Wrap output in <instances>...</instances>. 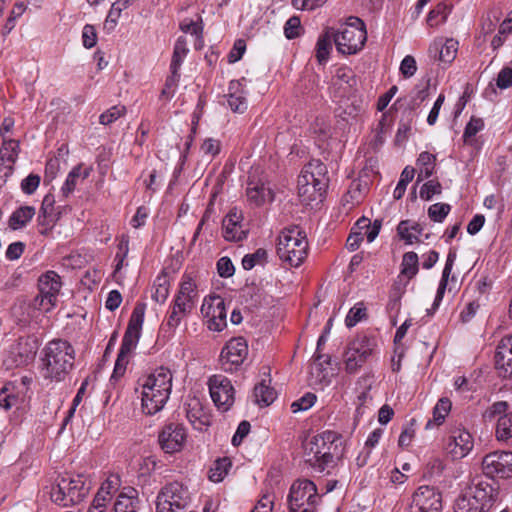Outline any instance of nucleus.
I'll use <instances>...</instances> for the list:
<instances>
[{
  "label": "nucleus",
  "instance_id": "1",
  "mask_svg": "<svg viewBox=\"0 0 512 512\" xmlns=\"http://www.w3.org/2000/svg\"><path fill=\"white\" fill-rule=\"evenodd\" d=\"M341 438L333 431H324L303 444L305 462L317 472H330L342 456Z\"/></svg>",
  "mask_w": 512,
  "mask_h": 512
},
{
  "label": "nucleus",
  "instance_id": "2",
  "mask_svg": "<svg viewBox=\"0 0 512 512\" xmlns=\"http://www.w3.org/2000/svg\"><path fill=\"white\" fill-rule=\"evenodd\" d=\"M172 388V373L168 368L160 367L143 379L141 383V401L143 412L154 415L169 399Z\"/></svg>",
  "mask_w": 512,
  "mask_h": 512
},
{
  "label": "nucleus",
  "instance_id": "3",
  "mask_svg": "<svg viewBox=\"0 0 512 512\" xmlns=\"http://www.w3.org/2000/svg\"><path fill=\"white\" fill-rule=\"evenodd\" d=\"M46 378L62 381L73 367L75 351L66 340H52L44 349Z\"/></svg>",
  "mask_w": 512,
  "mask_h": 512
},
{
  "label": "nucleus",
  "instance_id": "4",
  "mask_svg": "<svg viewBox=\"0 0 512 512\" xmlns=\"http://www.w3.org/2000/svg\"><path fill=\"white\" fill-rule=\"evenodd\" d=\"M145 311L146 304L142 302L137 303L132 311L115 362V367L111 376L112 380H116L117 378L121 377L126 370L128 355L136 347L141 335Z\"/></svg>",
  "mask_w": 512,
  "mask_h": 512
},
{
  "label": "nucleus",
  "instance_id": "5",
  "mask_svg": "<svg viewBox=\"0 0 512 512\" xmlns=\"http://www.w3.org/2000/svg\"><path fill=\"white\" fill-rule=\"evenodd\" d=\"M307 253V236L300 227L291 226L282 230L278 237L277 254L283 262L298 267L306 259Z\"/></svg>",
  "mask_w": 512,
  "mask_h": 512
},
{
  "label": "nucleus",
  "instance_id": "6",
  "mask_svg": "<svg viewBox=\"0 0 512 512\" xmlns=\"http://www.w3.org/2000/svg\"><path fill=\"white\" fill-rule=\"evenodd\" d=\"M333 35L337 51L344 55L356 54L367 40L365 24L358 17H349L337 32L333 30Z\"/></svg>",
  "mask_w": 512,
  "mask_h": 512
},
{
  "label": "nucleus",
  "instance_id": "7",
  "mask_svg": "<svg viewBox=\"0 0 512 512\" xmlns=\"http://www.w3.org/2000/svg\"><path fill=\"white\" fill-rule=\"evenodd\" d=\"M89 487L86 485L82 475L63 476L57 480L50 492L51 500L62 507L76 505L88 495Z\"/></svg>",
  "mask_w": 512,
  "mask_h": 512
},
{
  "label": "nucleus",
  "instance_id": "8",
  "mask_svg": "<svg viewBox=\"0 0 512 512\" xmlns=\"http://www.w3.org/2000/svg\"><path fill=\"white\" fill-rule=\"evenodd\" d=\"M375 347L374 337L366 334L357 335L347 344L343 354L345 371L349 374L356 373L372 356Z\"/></svg>",
  "mask_w": 512,
  "mask_h": 512
},
{
  "label": "nucleus",
  "instance_id": "9",
  "mask_svg": "<svg viewBox=\"0 0 512 512\" xmlns=\"http://www.w3.org/2000/svg\"><path fill=\"white\" fill-rule=\"evenodd\" d=\"M319 500L316 485L308 479L295 481L288 495L291 512H315Z\"/></svg>",
  "mask_w": 512,
  "mask_h": 512
},
{
  "label": "nucleus",
  "instance_id": "10",
  "mask_svg": "<svg viewBox=\"0 0 512 512\" xmlns=\"http://www.w3.org/2000/svg\"><path fill=\"white\" fill-rule=\"evenodd\" d=\"M39 294L34 298L35 308L50 311L56 306L57 297L61 289L60 276L54 271H48L38 279Z\"/></svg>",
  "mask_w": 512,
  "mask_h": 512
},
{
  "label": "nucleus",
  "instance_id": "11",
  "mask_svg": "<svg viewBox=\"0 0 512 512\" xmlns=\"http://www.w3.org/2000/svg\"><path fill=\"white\" fill-rule=\"evenodd\" d=\"M484 476L507 479L512 476V452L494 451L485 455L482 459Z\"/></svg>",
  "mask_w": 512,
  "mask_h": 512
},
{
  "label": "nucleus",
  "instance_id": "12",
  "mask_svg": "<svg viewBox=\"0 0 512 512\" xmlns=\"http://www.w3.org/2000/svg\"><path fill=\"white\" fill-rule=\"evenodd\" d=\"M463 491L468 494L471 493L481 505L490 510L498 500L499 484L495 479H490L486 476H475Z\"/></svg>",
  "mask_w": 512,
  "mask_h": 512
},
{
  "label": "nucleus",
  "instance_id": "13",
  "mask_svg": "<svg viewBox=\"0 0 512 512\" xmlns=\"http://www.w3.org/2000/svg\"><path fill=\"white\" fill-rule=\"evenodd\" d=\"M442 494L433 486H420L413 494L409 512H441Z\"/></svg>",
  "mask_w": 512,
  "mask_h": 512
},
{
  "label": "nucleus",
  "instance_id": "14",
  "mask_svg": "<svg viewBox=\"0 0 512 512\" xmlns=\"http://www.w3.org/2000/svg\"><path fill=\"white\" fill-rule=\"evenodd\" d=\"M201 313L207 318V326L211 331H222L227 325V312L225 302L219 295L205 298L201 306Z\"/></svg>",
  "mask_w": 512,
  "mask_h": 512
},
{
  "label": "nucleus",
  "instance_id": "15",
  "mask_svg": "<svg viewBox=\"0 0 512 512\" xmlns=\"http://www.w3.org/2000/svg\"><path fill=\"white\" fill-rule=\"evenodd\" d=\"M248 356V344L243 337L230 339L221 351L220 361L225 371L237 369Z\"/></svg>",
  "mask_w": 512,
  "mask_h": 512
},
{
  "label": "nucleus",
  "instance_id": "16",
  "mask_svg": "<svg viewBox=\"0 0 512 512\" xmlns=\"http://www.w3.org/2000/svg\"><path fill=\"white\" fill-rule=\"evenodd\" d=\"M208 384L214 404L222 411L229 410L234 403V388L231 381L222 375H214Z\"/></svg>",
  "mask_w": 512,
  "mask_h": 512
},
{
  "label": "nucleus",
  "instance_id": "17",
  "mask_svg": "<svg viewBox=\"0 0 512 512\" xmlns=\"http://www.w3.org/2000/svg\"><path fill=\"white\" fill-rule=\"evenodd\" d=\"M187 438L186 429L178 423H169L159 433L158 442L165 453H176L182 450Z\"/></svg>",
  "mask_w": 512,
  "mask_h": 512
},
{
  "label": "nucleus",
  "instance_id": "18",
  "mask_svg": "<svg viewBox=\"0 0 512 512\" xmlns=\"http://www.w3.org/2000/svg\"><path fill=\"white\" fill-rule=\"evenodd\" d=\"M473 445L471 434L465 429L457 428L449 436L447 449L453 459H461L472 450Z\"/></svg>",
  "mask_w": 512,
  "mask_h": 512
},
{
  "label": "nucleus",
  "instance_id": "19",
  "mask_svg": "<svg viewBox=\"0 0 512 512\" xmlns=\"http://www.w3.org/2000/svg\"><path fill=\"white\" fill-rule=\"evenodd\" d=\"M495 368L503 378L512 375V335L503 337L499 342L495 353Z\"/></svg>",
  "mask_w": 512,
  "mask_h": 512
},
{
  "label": "nucleus",
  "instance_id": "20",
  "mask_svg": "<svg viewBox=\"0 0 512 512\" xmlns=\"http://www.w3.org/2000/svg\"><path fill=\"white\" fill-rule=\"evenodd\" d=\"M243 215L241 211L233 208L222 221L223 237L227 241H241L246 238V230L242 226Z\"/></svg>",
  "mask_w": 512,
  "mask_h": 512
},
{
  "label": "nucleus",
  "instance_id": "21",
  "mask_svg": "<svg viewBox=\"0 0 512 512\" xmlns=\"http://www.w3.org/2000/svg\"><path fill=\"white\" fill-rule=\"evenodd\" d=\"M246 196L250 204L261 206L274 200L272 189L262 180H256L251 175L248 177Z\"/></svg>",
  "mask_w": 512,
  "mask_h": 512
},
{
  "label": "nucleus",
  "instance_id": "22",
  "mask_svg": "<svg viewBox=\"0 0 512 512\" xmlns=\"http://www.w3.org/2000/svg\"><path fill=\"white\" fill-rule=\"evenodd\" d=\"M326 189H320L318 183L314 182L312 176L299 175L298 196L305 205L313 202L319 203L323 200Z\"/></svg>",
  "mask_w": 512,
  "mask_h": 512
},
{
  "label": "nucleus",
  "instance_id": "23",
  "mask_svg": "<svg viewBox=\"0 0 512 512\" xmlns=\"http://www.w3.org/2000/svg\"><path fill=\"white\" fill-rule=\"evenodd\" d=\"M189 52L185 37L180 36L174 46V51L170 64L171 75L168 77V86H177L180 80L179 69L182 65L183 59Z\"/></svg>",
  "mask_w": 512,
  "mask_h": 512
},
{
  "label": "nucleus",
  "instance_id": "24",
  "mask_svg": "<svg viewBox=\"0 0 512 512\" xmlns=\"http://www.w3.org/2000/svg\"><path fill=\"white\" fill-rule=\"evenodd\" d=\"M185 490L182 485L177 482L170 483L163 487L159 494L162 498L168 500L171 503L172 507L175 508L178 512L186 506V497L184 496Z\"/></svg>",
  "mask_w": 512,
  "mask_h": 512
},
{
  "label": "nucleus",
  "instance_id": "25",
  "mask_svg": "<svg viewBox=\"0 0 512 512\" xmlns=\"http://www.w3.org/2000/svg\"><path fill=\"white\" fill-rule=\"evenodd\" d=\"M300 175L312 176L313 181L318 183L320 189H327L328 187L327 167L320 160H311L302 169Z\"/></svg>",
  "mask_w": 512,
  "mask_h": 512
},
{
  "label": "nucleus",
  "instance_id": "26",
  "mask_svg": "<svg viewBox=\"0 0 512 512\" xmlns=\"http://www.w3.org/2000/svg\"><path fill=\"white\" fill-rule=\"evenodd\" d=\"M422 226L412 220H402L397 226V234L406 244L419 242V236L422 234Z\"/></svg>",
  "mask_w": 512,
  "mask_h": 512
},
{
  "label": "nucleus",
  "instance_id": "27",
  "mask_svg": "<svg viewBox=\"0 0 512 512\" xmlns=\"http://www.w3.org/2000/svg\"><path fill=\"white\" fill-rule=\"evenodd\" d=\"M192 308L193 303L189 302L188 300L185 301L175 297L171 312L167 320V325L173 329L178 327L182 319L191 312Z\"/></svg>",
  "mask_w": 512,
  "mask_h": 512
},
{
  "label": "nucleus",
  "instance_id": "28",
  "mask_svg": "<svg viewBox=\"0 0 512 512\" xmlns=\"http://www.w3.org/2000/svg\"><path fill=\"white\" fill-rule=\"evenodd\" d=\"M455 512H487L488 510L484 505L472 496L471 493L468 494L465 491L458 496L454 505Z\"/></svg>",
  "mask_w": 512,
  "mask_h": 512
},
{
  "label": "nucleus",
  "instance_id": "29",
  "mask_svg": "<svg viewBox=\"0 0 512 512\" xmlns=\"http://www.w3.org/2000/svg\"><path fill=\"white\" fill-rule=\"evenodd\" d=\"M35 215V208L33 206H21L16 209L9 218V227L13 230H18L26 226V224Z\"/></svg>",
  "mask_w": 512,
  "mask_h": 512
},
{
  "label": "nucleus",
  "instance_id": "30",
  "mask_svg": "<svg viewBox=\"0 0 512 512\" xmlns=\"http://www.w3.org/2000/svg\"><path fill=\"white\" fill-rule=\"evenodd\" d=\"M332 39L334 40L333 29H327L320 35L316 44V58L322 64L325 63L332 49Z\"/></svg>",
  "mask_w": 512,
  "mask_h": 512
},
{
  "label": "nucleus",
  "instance_id": "31",
  "mask_svg": "<svg viewBox=\"0 0 512 512\" xmlns=\"http://www.w3.org/2000/svg\"><path fill=\"white\" fill-rule=\"evenodd\" d=\"M255 402L260 406H269L276 399V391L265 383L260 382L254 388Z\"/></svg>",
  "mask_w": 512,
  "mask_h": 512
},
{
  "label": "nucleus",
  "instance_id": "32",
  "mask_svg": "<svg viewBox=\"0 0 512 512\" xmlns=\"http://www.w3.org/2000/svg\"><path fill=\"white\" fill-rule=\"evenodd\" d=\"M436 162V156L429 152H422L417 160L418 165H420V171L418 173L417 182L429 178L434 171Z\"/></svg>",
  "mask_w": 512,
  "mask_h": 512
},
{
  "label": "nucleus",
  "instance_id": "33",
  "mask_svg": "<svg viewBox=\"0 0 512 512\" xmlns=\"http://www.w3.org/2000/svg\"><path fill=\"white\" fill-rule=\"evenodd\" d=\"M418 255L415 252H406L401 263V275L412 279L418 273Z\"/></svg>",
  "mask_w": 512,
  "mask_h": 512
},
{
  "label": "nucleus",
  "instance_id": "34",
  "mask_svg": "<svg viewBox=\"0 0 512 512\" xmlns=\"http://www.w3.org/2000/svg\"><path fill=\"white\" fill-rule=\"evenodd\" d=\"M231 465V461L228 457L217 459L214 462V465L210 468L209 479L216 483L221 482L227 475Z\"/></svg>",
  "mask_w": 512,
  "mask_h": 512
},
{
  "label": "nucleus",
  "instance_id": "35",
  "mask_svg": "<svg viewBox=\"0 0 512 512\" xmlns=\"http://www.w3.org/2000/svg\"><path fill=\"white\" fill-rule=\"evenodd\" d=\"M240 86L238 81H231L229 86V94H228V105L234 112H244L247 108L246 100L242 95L236 94V92H232L233 90H237Z\"/></svg>",
  "mask_w": 512,
  "mask_h": 512
},
{
  "label": "nucleus",
  "instance_id": "36",
  "mask_svg": "<svg viewBox=\"0 0 512 512\" xmlns=\"http://www.w3.org/2000/svg\"><path fill=\"white\" fill-rule=\"evenodd\" d=\"M169 279L166 274L159 275L155 282V291L152 294V298L158 303H164L169 295Z\"/></svg>",
  "mask_w": 512,
  "mask_h": 512
},
{
  "label": "nucleus",
  "instance_id": "37",
  "mask_svg": "<svg viewBox=\"0 0 512 512\" xmlns=\"http://www.w3.org/2000/svg\"><path fill=\"white\" fill-rule=\"evenodd\" d=\"M81 176V165L75 166L67 176V179L64 185L61 188V191L65 197H67L70 193H72L76 187L77 180ZM89 176V171L85 170L82 174V179H86Z\"/></svg>",
  "mask_w": 512,
  "mask_h": 512
},
{
  "label": "nucleus",
  "instance_id": "38",
  "mask_svg": "<svg viewBox=\"0 0 512 512\" xmlns=\"http://www.w3.org/2000/svg\"><path fill=\"white\" fill-rule=\"evenodd\" d=\"M496 436L499 440L512 437V413L504 414L497 420Z\"/></svg>",
  "mask_w": 512,
  "mask_h": 512
},
{
  "label": "nucleus",
  "instance_id": "39",
  "mask_svg": "<svg viewBox=\"0 0 512 512\" xmlns=\"http://www.w3.org/2000/svg\"><path fill=\"white\" fill-rule=\"evenodd\" d=\"M449 12L450 7L447 4L439 3L433 10L429 12L427 17V24L431 27L438 26L439 24L445 22Z\"/></svg>",
  "mask_w": 512,
  "mask_h": 512
},
{
  "label": "nucleus",
  "instance_id": "40",
  "mask_svg": "<svg viewBox=\"0 0 512 512\" xmlns=\"http://www.w3.org/2000/svg\"><path fill=\"white\" fill-rule=\"evenodd\" d=\"M415 174L414 168H411L409 166L405 167L400 175V179L394 189L393 197L396 200H399L403 197L406 187L409 184V182L412 181Z\"/></svg>",
  "mask_w": 512,
  "mask_h": 512
},
{
  "label": "nucleus",
  "instance_id": "41",
  "mask_svg": "<svg viewBox=\"0 0 512 512\" xmlns=\"http://www.w3.org/2000/svg\"><path fill=\"white\" fill-rule=\"evenodd\" d=\"M458 42L454 39H447L441 44L439 50V60L445 64H450L456 57Z\"/></svg>",
  "mask_w": 512,
  "mask_h": 512
},
{
  "label": "nucleus",
  "instance_id": "42",
  "mask_svg": "<svg viewBox=\"0 0 512 512\" xmlns=\"http://www.w3.org/2000/svg\"><path fill=\"white\" fill-rule=\"evenodd\" d=\"M19 153V142L14 139H3V145L0 148V155L8 162L14 163Z\"/></svg>",
  "mask_w": 512,
  "mask_h": 512
},
{
  "label": "nucleus",
  "instance_id": "43",
  "mask_svg": "<svg viewBox=\"0 0 512 512\" xmlns=\"http://www.w3.org/2000/svg\"><path fill=\"white\" fill-rule=\"evenodd\" d=\"M267 260V251L263 248L257 249L252 254H247L242 259V266L245 270H251L256 265L264 264Z\"/></svg>",
  "mask_w": 512,
  "mask_h": 512
},
{
  "label": "nucleus",
  "instance_id": "44",
  "mask_svg": "<svg viewBox=\"0 0 512 512\" xmlns=\"http://www.w3.org/2000/svg\"><path fill=\"white\" fill-rule=\"evenodd\" d=\"M451 409V401L448 398H441L433 409V422L441 425Z\"/></svg>",
  "mask_w": 512,
  "mask_h": 512
},
{
  "label": "nucleus",
  "instance_id": "45",
  "mask_svg": "<svg viewBox=\"0 0 512 512\" xmlns=\"http://www.w3.org/2000/svg\"><path fill=\"white\" fill-rule=\"evenodd\" d=\"M126 107L123 105H115L103 112L99 117V122L102 125H109L125 115Z\"/></svg>",
  "mask_w": 512,
  "mask_h": 512
},
{
  "label": "nucleus",
  "instance_id": "46",
  "mask_svg": "<svg viewBox=\"0 0 512 512\" xmlns=\"http://www.w3.org/2000/svg\"><path fill=\"white\" fill-rule=\"evenodd\" d=\"M54 204V196L47 194L42 201V205L39 211L44 215V218H49V222H57L59 220V213L55 212Z\"/></svg>",
  "mask_w": 512,
  "mask_h": 512
},
{
  "label": "nucleus",
  "instance_id": "47",
  "mask_svg": "<svg viewBox=\"0 0 512 512\" xmlns=\"http://www.w3.org/2000/svg\"><path fill=\"white\" fill-rule=\"evenodd\" d=\"M451 206L446 203H435L428 208V216L434 222H443L449 214Z\"/></svg>",
  "mask_w": 512,
  "mask_h": 512
},
{
  "label": "nucleus",
  "instance_id": "48",
  "mask_svg": "<svg viewBox=\"0 0 512 512\" xmlns=\"http://www.w3.org/2000/svg\"><path fill=\"white\" fill-rule=\"evenodd\" d=\"M365 317L366 307L364 306L363 303H358L349 310L345 319V324L347 327L351 328Z\"/></svg>",
  "mask_w": 512,
  "mask_h": 512
},
{
  "label": "nucleus",
  "instance_id": "49",
  "mask_svg": "<svg viewBox=\"0 0 512 512\" xmlns=\"http://www.w3.org/2000/svg\"><path fill=\"white\" fill-rule=\"evenodd\" d=\"M429 95V80L424 84L417 85L412 92L410 107L416 109Z\"/></svg>",
  "mask_w": 512,
  "mask_h": 512
},
{
  "label": "nucleus",
  "instance_id": "50",
  "mask_svg": "<svg viewBox=\"0 0 512 512\" xmlns=\"http://www.w3.org/2000/svg\"><path fill=\"white\" fill-rule=\"evenodd\" d=\"M302 31L301 20L298 16L290 17L284 25V34L287 39H295Z\"/></svg>",
  "mask_w": 512,
  "mask_h": 512
},
{
  "label": "nucleus",
  "instance_id": "51",
  "mask_svg": "<svg viewBox=\"0 0 512 512\" xmlns=\"http://www.w3.org/2000/svg\"><path fill=\"white\" fill-rule=\"evenodd\" d=\"M316 399L317 397L315 394L308 392L291 404V410L293 413L306 411L314 405Z\"/></svg>",
  "mask_w": 512,
  "mask_h": 512
},
{
  "label": "nucleus",
  "instance_id": "52",
  "mask_svg": "<svg viewBox=\"0 0 512 512\" xmlns=\"http://www.w3.org/2000/svg\"><path fill=\"white\" fill-rule=\"evenodd\" d=\"M195 284L190 277H187L181 282L180 289L176 298H180L182 300H188L193 303V298L195 296Z\"/></svg>",
  "mask_w": 512,
  "mask_h": 512
},
{
  "label": "nucleus",
  "instance_id": "53",
  "mask_svg": "<svg viewBox=\"0 0 512 512\" xmlns=\"http://www.w3.org/2000/svg\"><path fill=\"white\" fill-rule=\"evenodd\" d=\"M508 403L506 401H498L493 403L486 411L483 413V417L485 420L492 421L497 416H502L507 413Z\"/></svg>",
  "mask_w": 512,
  "mask_h": 512
},
{
  "label": "nucleus",
  "instance_id": "54",
  "mask_svg": "<svg viewBox=\"0 0 512 512\" xmlns=\"http://www.w3.org/2000/svg\"><path fill=\"white\" fill-rule=\"evenodd\" d=\"M442 192V186L438 181L430 180L423 184L420 189V197L423 200H431L434 195H439Z\"/></svg>",
  "mask_w": 512,
  "mask_h": 512
},
{
  "label": "nucleus",
  "instance_id": "55",
  "mask_svg": "<svg viewBox=\"0 0 512 512\" xmlns=\"http://www.w3.org/2000/svg\"><path fill=\"white\" fill-rule=\"evenodd\" d=\"M88 384H89V379L88 378L84 379L83 382L81 383V386L78 389L77 394H76V396L73 399L72 406H71V408L68 411V415L64 419V425H66L69 422V420L73 417V415H74V413L76 411L77 406L81 403V401H82V399H83V397L85 395V392H86Z\"/></svg>",
  "mask_w": 512,
  "mask_h": 512
},
{
  "label": "nucleus",
  "instance_id": "56",
  "mask_svg": "<svg viewBox=\"0 0 512 512\" xmlns=\"http://www.w3.org/2000/svg\"><path fill=\"white\" fill-rule=\"evenodd\" d=\"M483 127L484 123L482 119L472 117L464 129V141L467 142L470 138L474 137L479 131L483 129Z\"/></svg>",
  "mask_w": 512,
  "mask_h": 512
},
{
  "label": "nucleus",
  "instance_id": "57",
  "mask_svg": "<svg viewBox=\"0 0 512 512\" xmlns=\"http://www.w3.org/2000/svg\"><path fill=\"white\" fill-rule=\"evenodd\" d=\"M83 45L87 49L93 48L97 43L96 29L91 24H86L82 31Z\"/></svg>",
  "mask_w": 512,
  "mask_h": 512
},
{
  "label": "nucleus",
  "instance_id": "58",
  "mask_svg": "<svg viewBox=\"0 0 512 512\" xmlns=\"http://www.w3.org/2000/svg\"><path fill=\"white\" fill-rule=\"evenodd\" d=\"M326 3V0H291L292 6L297 10L313 11Z\"/></svg>",
  "mask_w": 512,
  "mask_h": 512
},
{
  "label": "nucleus",
  "instance_id": "59",
  "mask_svg": "<svg viewBox=\"0 0 512 512\" xmlns=\"http://www.w3.org/2000/svg\"><path fill=\"white\" fill-rule=\"evenodd\" d=\"M217 271L220 277L228 278L235 272L234 265L229 257H221L217 262Z\"/></svg>",
  "mask_w": 512,
  "mask_h": 512
},
{
  "label": "nucleus",
  "instance_id": "60",
  "mask_svg": "<svg viewBox=\"0 0 512 512\" xmlns=\"http://www.w3.org/2000/svg\"><path fill=\"white\" fill-rule=\"evenodd\" d=\"M187 418L195 429L202 430L203 426L208 425L207 419L201 409L196 411L188 410Z\"/></svg>",
  "mask_w": 512,
  "mask_h": 512
},
{
  "label": "nucleus",
  "instance_id": "61",
  "mask_svg": "<svg viewBox=\"0 0 512 512\" xmlns=\"http://www.w3.org/2000/svg\"><path fill=\"white\" fill-rule=\"evenodd\" d=\"M400 71L405 78L412 77L417 71L415 58L411 55L405 56L400 64Z\"/></svg>",
  "mask_w": 512,
  "mask_h": 512
},
{
  "label": "nucleus",
  "instance_id": "62",
  "mask_svg": "<svg viewBox=\"0 0 512 512\" xmlns=\"http://www.w3.org/2000/svg\"><path fill=\"white\" fill-rule=\"evenodd\" d=\"M40 184V177L36 174H30L21 182L22 191L27 194H33Z\"/></svg>",
  "mask_w": 512,
  "mask_h": 512
},
{
  "label": "nucleus",
  "instance_id": "63",
  "mask_svg": "<svg viewBox=\"0 0 512 512\" xmlns=\"http://www.w3.org/2000/svg\"><path fill=\"white\" fill-rule=\"evenodd\" d=\"M246 50V43L243 39L235 41L231 51L229 52L228 59L230 63H235L240 60Z\"/></svg>",
  "mask_w": 512,
  "mask_h": 512
},
{
  "label": "nucleus",
  "instance_id": "64",
  "mask_svg": "<svg viewBox=\"0 0 512 512\" xmlns=\"http://www.w3.org/2000/svg\"><path fill=\"white\" fill-rule=\"evenodd\" d=\"M496 84L500 89H506L512 86V68H503L496 80Z\"/></svg>",
  "mask_w": 512,
  "mask_h": 512
}]
</instances>
